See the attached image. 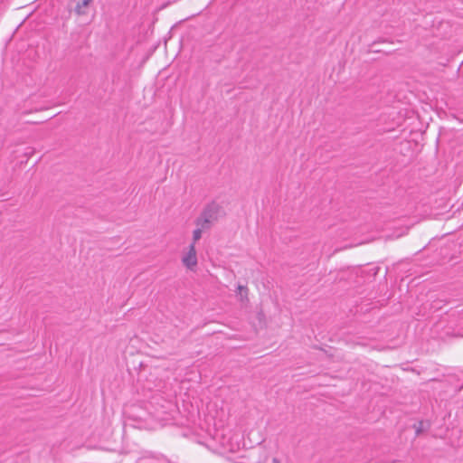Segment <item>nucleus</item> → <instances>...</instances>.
I'll return each mask as SVG.
<instances>
[{
	"label": "nucleus",
	"mask_w": 463,
	"mask_h": 463,
	"mask_svg": "<svg viewBox=\"0 0 463 463\" xmlns=\"http://www.w3.org/2000/svg\"><path fill=\"white\" fill-rule=\"evenodd\" d=\"M222 213V207L216 203H209L195 221L197 226L210 229L217 222Z\"/></svg>",
	"instance_id": "1"
},
{
	"label": "nucleus",
	"mask_w": 463,
	"mask_h": 463,
	"mask_svg": "<svg viewBox=\"0 0 463 463\" xmlns=\"http://www.w3.org/2000/svg\"><path fill=\"white\" fill-rule=\"evenodd\" d=\"M182 261L185 267L192 269L197 265V257H196V250H195V245L192 243L189 246L188 252L183 257Z\"/></svg>",
	"instance_id": "2"
},
{
	"label": "nucleus",
	"mask_w": 463,
	"mask_h": 463,
	"mask_svg": "<svg viewBox=\"0 0 463 463\" xmlns=\"http://www.w3.org/2000/svg\"><path fill=\"white\" fill-rule=\"evenodd\" d=\"M249 289L246 286L238 285L237 287V297L241 302L246 303L249 301Z\"/></svg>",
	"instance_id": "3"
},
{
	"label": "nucleus",
	"mask_w": 463,
	"mask_h": 463,
	"mask_svg": "<svg viewBox=\"0 0 463 463\" xmlns=\"http://www.w3.org/2000/svg\"><path fill=\"white\" fill-rule=\"evenodd\" d=\"M90 3L91 0H80L75 7V12L78 14H84L86 13L85 8H87Z\"/></svg>",
	"instance_id": "4"
},
{
	"label": "nucleus",
	"mask_w": 463,
	"mask_h": 463,
	"mask_svg": "<svg viewBox=\"0 0 463 463\" xmlns=\"http://www.w3.org/2000/svg\"><path fill=\"white\" fill-rule=\"evenodd\" d=\"M198 228L195 229L193 232V242L194 245L195 244L196 241H198L201 237H202V233L203 231H206V230H209L208 228H203L201 226H197Z\"/></svg>",
	"instance_id": "5"
},
{
	"label": "nucleus",
	"mask_w": 463,
	"mask_h": 463,
	"mask_svg": "<svg viewBox=\"0 0 463 463\" xmlns=\"http://www.w3.org/2000/svg\"><path fill=\"white\" fill-rule=\"evenodd\" d=\"M420 425H422V422H420ZM420 431H421V426H420V427L417 429L416 432H417V434H419Z\"/></svg>",
	"instance_id": "6"
},
{
	"label": "nucleus",
	"mask_w": 463,
	"mask_h": 463,
	"mask_svg": "<svg viewBox=\"0 0 463 463\" xmlns=\"http://www.w3.org/2000/svg\"><path fill=\"white\" fill-rule=\"evenodd\" d=\"M272 463H280L279 460L276 458L272 459Z\"/></svg>",
	"instance_id": "7"
}]
</instances>
